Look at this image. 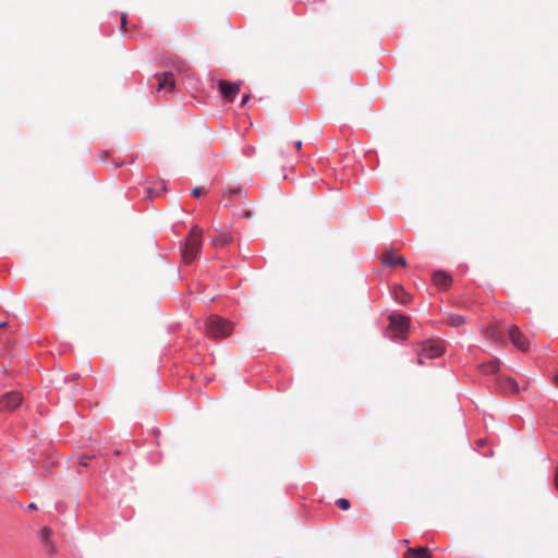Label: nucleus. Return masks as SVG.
Returning a JSON list of instances; mask_svg holds the SVG:
<instances>
[{"label":"nucleus","mask_w":558,"mask_h":558,"mask_svg":"<svg viewBox=\"0 0 558 558\" xmlns=\"http://www.w3.org/2000/svg\"><path fill=\"white\" fill-rule=\"evenodd\" d=\"M202 235L203 230L199 227L194 226L184 244L181 246L182 258L186 264L192 263L199 255L202 247Z\"/></svg>","instance_id":"1"},{"label":"nucleus","mask_w":558,"mask_h":558,"mask_svg":"<svg viewBox=\"0 0 558 558\" xmlns=\"http://www.w3.org/2000/svg\"><path fill=\"white\" fill-rule=\"evenodd\" d=\"M205 330L208 336L213 338H220L229 336L231 333L232 326L228 320L213 315L206 319Z\"/></svg>","instance_id":"2"},{"label":"nucleus","mask_w":558,"mask_h":558,"mask_svg":"<svg viewBox=\"0 0 558 558\" xmlns=\"http://www.w3.org/2000/svg\"><path fill=\"white\" fill-rule=\"evenodd\" d=\"M153 92L167 94L174 88V77L172 72H162L153 76Z\"/></svg>","instance_id":"3"},{"label":"nucleus","mask_w":558,"mask_h":558,"mask_svg":"<svg viewBox=\"0 0 558 558\" xmlns=\"http://www.w3.org/2000/svg\"><path fill=\"white\" fill-rule=\"evenodd\" d=\"M445 351V347L441 342L437 341H428L426 342L422 350L418 352L417 363L420 365L424 364L425 359H436L440 356Z\"/></svg>","instance_id":"4"},{"label":"nucleus","mask_w":558,"mask_h":558,"mask_svg":"<svg viewBox=\"0 0 558 558\" xmlns=\"http://www.w3.org/2000/svg\"><path fill=\"white\" fill-rule=\"evenodd\" d=\"M508 335H509V338L512 342V344L521 350V351H527L529 350V347H530V341L529 339L520 331V329L514 326V325H510L508 327Z\"/></svg>","instance_id":"5"},{"label":"nucleus","mask_w":558,"mask_h":558,"mask_svg":"<svg viewBox=\"0 0 558 558\" xmlns=\"http://www.w3.org/2000/svg\"><path fill=\"white\" fill-rule=\"evenodd\" d=\"M22 402V397L16 391H10L0 397V412L4 410H14Z\"/></svg>","instance_id":"6"},{"label":"nucleus","mask_w":558,"mask_h":558,"mask_svg":"<svg viewBox=\"0 0 558 558\" xmlns=\"http://www.w3.org/2000/svg\"><path fill=\"white\" fill-rule=\"evenodd\" d=\"M219 89L226 100L232 101L240 92V84L219 81Z\"/></svg>","instance_id":"7"},{"label":"nucleus","mask_w":558,"mask_h":558,"mask_svg":"<svg viewBox=\"0 0 558 558\" xmlns=\"http://www.w3.org/2000/svg\"><path fill=\"white\" fill-rule=\"evenodd\" d=\"M410 326V318L404 315H391L390 327L399 332H404Z\"/></svg>","instance_id":"8"},{"label":"nucleus","mask_w":558,"mask_h":558,"mask_svg":"<svg viewBox=\"0 0 558 558\" xmlns=\"http://www.w3.org/2000/svg\"><path fill=\"white\" fill-rule=\"evenodd\" d=\"M499 388L505 393H515L519 391V386L511 377L499 378Z\"/></svg>","instance_id":"9"},{"label":"nucleus","mask_w":558,"mask_h":558,"mask_svg":"<svg viewBox=\"0 0 558 558\" xmlns=\"http://www.w3.org/2000/svg\"><path fill=\"white\" fill-rule=\"evenodd\" d=\"M433 282L436 286L446 289L451 284V277L447 272L438 270L433 275Z\"/></svg>","instance_id":"10"},{"label":"nucleus","mask_w":558,"mask_h":558,"mask_svg":"<svg viewBox=\"0 0 558 558\" xmlns=\"http://www.w3.org/2000/svg\"><path fill=\"white\" fill-rule=\"evenodd\" d=\"M383 263L385 265H387V266H390V267H396V266H403L404 267L407 265V262H405L404 257L397 256L393 253H386V254H384Z\"/></svg>","instance_id":"11"},{"label":"nucleus","mask_w":558,"mask_h":558,"mask_svg":"<svg viewBox=\"0 0 558 558\" xmlns=\"http://www.w3.org/2000/svg\"><path fill=\"white\" fill-rule=\"evenodd\" d=\"M38 534H39V537H40L41 542L44 543L45 547L47 548V550L49 553H52L53 551V544H52V541H51V535H52L51 529L45 526V527H43L39 531Z\"/></svg>","instance_id":"12"},{"label":"nucleus","mask_w":558,"mask_h":558,"mask_svg":"<svg viewBox=\"0 0 558 558\" xmlns=\"http://www.w3.org/2000/svg\"><path fill=\"white\" fill-rule=\"evenodd\" d=\"M392 295L395 300L401 304H407L410 301V295L401 286H395L392 288Z\"/></svg>","instance_id":"13"},{"label":"nucleus","mask_w":558,"mask_h":558,"mask_svg":"<svg viewBox=\"0 0 558 558\" xmlns=\"http://www.w3.org/2000/svg\"><path fill=\"white\" fill-rule=\"evenodd\" d=\"M499 365H500L499 361L493 360L487 363H483L481 365V368L484 374H495L499 371Z\"/></svg>","instance_id":"14"},{"label":"nucleus","mask_w":558,"mask_h":558,"mask_svg":"<svg viewBox=\"0 0 558 558\" xmlns=\"http://www.w3.org/2000/svg\"><path fill=\"white\" fill-rule=\"evenodd\" d=\"M231 242V235L228 233H221L218 236H215L211 240V243L215 247H222L228 245Z\"/></svg>","instance_id":"15"},{"label":"nucleus","mask_w":558,"mask_h":558,"mask_svg":"<svg viewBox=\"0 0 558 558\" xmlns=\"http://www.w3.org/2000/svg\"><path fill=\"white\" fill-rule=\"evenodd\" d=\"M414 558H432V553L427 547L409 548Z\"/></svg>","instance_id":"16"},{"label":"nucleus","mask_w":558,"mask_h":558,"mask_svg":"<svg viewBox=\"0 0 558 558\" xmlns=\"http://www.w3.org/2000/svg\"><path fill=\"white\" fill-rule=\"evenodd\" d=\"M464 317L459 314H451L448 317V324L452 327H459L464 324Z\"/></svg>","instance_id":"17"},{"label":"nucleus","mask_w":558,"mask_h":558,"mask_svg":"<svg viewBox=\"0 0 558 558\" xmlns=\"http://www.w3.org/2000/svg\"><path fill=\"white\" fill-rule=\"evenodd\" d=\"M226 195H233L235 197H244L245 196V191L242 190L241 187H234V189H230Z\"/></svg>","instance_id":"18"},{"label":"nucleus","mask_w":558,"mask_h":558,"mask_svg":"<svg viewBox=\"0 0 558 558\" xmlns=\"http://www.w3.org/2000/svg\"><path fill=\"white\" fill-rule=\"evenodd\" d=\"M336 505L342 510H348L350 508V501L345 498L337 499Z\"/></svg>","instance_id":"19"},{"label":"nucleus","mask_w":558,"mask_h":558,"mask_svg":"<svg viewBox=\"0 0 558 558\" xmlns=\"http://www.w3.org/2000/svg\"><path fill=\"white\" fill-rule=\"evenodd\" d=\"M192 195L195 197H198L201 195V189L199 187L193 189Z\"/></svg>","instance_id":"20"},{"label":"nucleus","mask_w":558,"mask_h":558,"mask_svg":"<svg viewBox=\"0 0 558 558\" xmlns=\"http://www.w3.org/2000/svg\"><path fill=\"white\" fill-rule=\"evenodd\" d=\"M293 146L295 147L296 150H299L302 147V141H294Z\"/></svg>","instance_id":"21"},{"label":"nucleus","mask_w":558,"mask_h":558,"mask_svg":"<svg viewBox=\"0 0 558 558\" xmlns=\"http://www.w3.org/2000/svg\"><path fill=\"white\" fill-rule=\"evenodd\" d=\"M126 24V14H122L121 16V27H124Z\"/></svg>","instance_id":"22"},{"label":"nucleus","mask_w":558,"mask_h":558,"mask_svg":"<svg viewBox=\"0 0 558 558\" xmlns=\"http://www.w3.org/2000/svg\"><path fill=\"white\" fill-rule=\"evenodd\" d=\"M27 509L37 510V505L35 502H31V504H28Z\"/></svg>","instance_id":"23"},{"label":"nucleus","mask_w":558,"mask_h":558,"mask_svg":"<svg viewBox=\"0 0 558 558\" xmlns=\"http://www.w3.org/2000/svg\"><path fill=\"white\" fill-rule=\"evenodd\" d=\"M248 98H250V97H248V95H245V96L242 98V100H241V106L246 105V102L248 101Z\"/></svg>","instance_id":"24"},{"label":"nucleus","mask_w":558,"mask_h":558,"mask_svg":"<svg viewBox=\"0 0 558 558\" xmlns=\"http://www.w3.org/2000/svg\"><path fill=\"white\" fill-rule=\"evenodd\" d=\"M555 485H556V488L558 489V466L556 468V473H555Z\"/></svg>","instance_id":"25"},{"label":"nucleus","mask_w":558,"mask_h":558,"mask_svg":"<svg viewBox=\"0 0 558 558\" xmlns=\"http://www.w3.org/2000/svg\"><path fill=\"white\" fill-rule=\"evenodd\" d=\"M5 324H7L5 322H0V327L5 326Z\"/></svg>","instance_id":"26"},{"label":"nucleus","mask_w":558,"mask_h":558,"mask_svg":"<svg viewBox=\"0 0 558 558\" xmlns=\"http://www.w3.org/2000/svg\"><path fill=\"white\" fill-rule=\"evenodd\" d=\"M81 464L84 465V466L87 465V463L84 460L81 461Z\"/></svg>","instance_id":"27"},{"label":"nucleus","mask_w":558,"mask_h":558,"mask_svg":"<svg viewBox=\"0 0 558 558\" xmlns=\"http://www.w3.org/2000/svg\"><path fill=\"white\" fill-rule=\"evenodd\" d=\"M556 383L558 384V373H557V376H556Z\"/></svg>","instance_id":"28"}]
</instances>
